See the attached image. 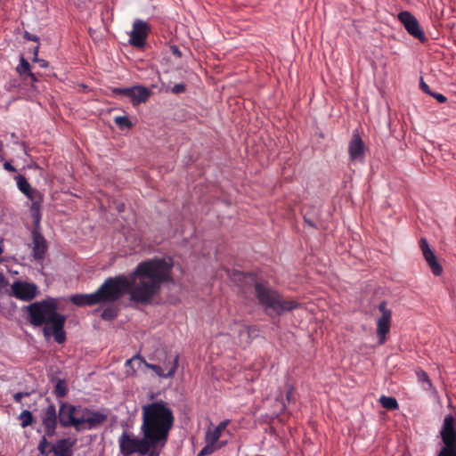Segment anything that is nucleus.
I'll return each mask as SVG.
<instances>
[{
  "mask_svg": "<svg viewBox=\"0 0 456 456\" xmlns=\"http://www.w3.org/2000/svg\"><path fill=\"white\" fill-rule=\"evenodd\" d=\"M58 304L54 298H47L34 302L24 307L27 314V321L35 327H44L45 336L52 333L58 344H62L66 339L64 325L66 317L57 312Z\"/></svg>",
  "mask_w": 456,
  "mask_h": 456,
  "instance_id": "3",
  "label": "nucleus"
},
{
  "mask_svg": "<svg viewBox=\"0 0 456 456\" xmlns=\"http://www.w3.org/2000/svg\"><path fill=\"white\" fill-rule=\"evenodd\" d=\"M305 222L309 226H311V227H313V228H315V227H316L315 224H314L313 221H311L310 219H308L306 216H305Z\"/></svg>",
  "mask_w": 456,
  "mask_h": 456,
  "instance_id": "43",
  "label": "nucleus"
},
{
  "mask_svg": "<svg viewBox=\"0 0 456 456\" xmlns=\"http://www.w3.org/2000/svg\"><path fill=\"white\" fill-rule=\"evenodd\" d=\"M107 420L103 412L91 410L81 405L61 403L59 409V421L61 427H74L77 432L99 428Z\"/></svg>",
  "mask_w": 456,
  "mask_h": 456,
  "instance_id": "4",
  "label": "nucleus"
},
{
  "mask_svg": "<svg viewBox=\"0 0 456 456\" xmlns=\"http://www.w3.org/2000/svg\"><path fill=\"white\" fill-rule=\"evenodd\" d=\"M430 96L434 97L435 99L437 100L438 102L440 103H444L447 101V98L442 94H436V93H433L432 92V94H430Z\"/></svg>",
  "mask_w": 456,
  "mask_h": 456,
  "instance_id": "33",
  "label": "nucleus"
},
{
  "mask_svg": "<svg viewBox=\"0 0 456 456\" xmlns=\"http://www.w3.org/2000/svg\"><path fill=\"white\" fill-rule=\"evenodd\" d=\"M48 446V441L45 437H43L38 444V451L42 455L48 456V454L52 452L51 450H47Z\"/></svg>",
  "mask_w": 456,
  "mask_h": 456,
  "instance_id": "29",
  "label": "nucleus"
},
{
  "mask_svg": "<svg viewBox=\"0 0 456 456\" xmlns=\"http://www.w3.org/2000/svg\"><path fill=\"white\" fill-rule=\"evenodd\" d=\"M174 424V411L167 402L156 400L142 406L140 433L151 438L159 450L166 446Z\"/></svg>",
  "mask_w": 456,
  "mask_h": 456,
  "instance_id": "2",
  "label": "nucleus"
},
{
  "mask_svg": "<svg viewBox=\"0 0 456 456\" xmlns=\"http://www.w3.org/2000/svg\"><path fill=\"white\" fill-rule=\"evenodd\" d=\"M440 437L444 446L437 456H456V429L452 415L445 416L440 430Z\"/></svg>",
  "mask_w": 456,
  "mask_h": 456,
  "instance_id": "7",
  "label": "nucleus"
},
{
  "mask_svg": "<svg viewBox=\"0 0 456 456\" xmlns=\"http://www.w3.org/2000/svg\"><path fill=\"white\" fill-rule=\"evenodd\" d=\"M16 181L19 190L29 200H34V195L37 193V191L31 188L27 179L22 175H18L16 176Z\"/></svg>",
  "mask_w": 456,
  "mask_h": 456,
  "instance_id": "22",
  "label": "nucleus"
},
{
  "mask_svg": "<svg viewBox=\"0 0 456 456\" xmlns=\"http://www.w3.org/2000/svg\"><path fill=\"white\" fill-rule=\"evenodd\" d=\"M69 300L77 306H92L100 304L96 291L91 294L72 295Z\"/></svg>",
  "mask_w": 456,
  "mask_h": 456,
  "instance_id": "20",
  "label": "nucleus"
},
{
  "mask_svg": "<svg viewBox=\"0 0 456 456\" xmlns=\"http://www.w3.org/2000/svg\"><path fill=\"white\" fill-rule=\"evenodd\" d=\"M348 154L351 161L362 163L365 159V144L358 134H353L348 143Z\"/></svg>",
  "mask_w": 456,
  "mask_h": 456,
  "instance_id": "16",
  "label": "nucleus"
},
{
  "mask_svg": "<svg viewBox=\"0 0 456 456\" xmlns=\"http://www.w3.org/2000/svg\"><path fill=\"white\" fill-rule=\"evenodd\" d=\"M150 32L151 26L149 23L139 19L135 20L129 33L130 45L139 48L144 46Z\"/></svg>",
  "mask_w": 456,
  "mask_h": 456,
  "instance_id": "11",
  "label": "nucleus"
},
{
  "mask_svg": "<svg viewBox=\"0 0 456 456\" xmlns=\"http://www.w3.org/2000/svg\"><path fill=\"white\" fill-rule=\"evenodd\" d=\"M20 419L21 420V427L26 428L33 423L34 418H33L32 413L29 411L24 410L20 414Z\"/></svg>",
  "mask_w": 456,
  "mask_h": 456,
  "instance_id": "27",
  "label": "nucleus"
},
{
  "mask_svg": "<svg viewBox=\"0 0 456 456\" xmlns=\"http://www.w3.org/2000/svg\"><path fill=\"white\" fill-rule=\"evenodd\" d=\"M114 122L116 125L123 129V128H130L132 126L131 121L126 116H118L114 118Z\"/></svg>",
  "mask_w": 456,
  "mask_h": 456,
  "instance_id": "28",
  "label": "nucleus"
},
{
  "mask_svg": "<svg viewBox=\"0 0 456 456\" xmlns=\"http://www.w3.org/2000/svg\"><path fill=\"white\" fill-rule=\"evenodd\" d=\"M171 50H172V53L176 55L177 57H181L182 56V53H181V51L178 49L177 46L175 45H173L171 47Z\"/></svg>",
  "mask_w": 456,
  "mask_h": 456,
  "instance_id": "40",
  "label": "nucleus"
},
{
  "mask_svg": "<svg viewBox=\"0 0 456 456\" xmlns=\"http://www.w3.org/2000/svg\"><path fill=\"white\" fill-rule=\"evenodd\" d=\"M386 301H382L379 305V310L382 314L381 317L377 320V336L379 338V344L385 343L386 335L390 330L392 312L387 307Z\"/></svg>",
  "mask_w": 456,
  "mask_h": 456,
  "instance_id": "13",
  "label": "nucleus"
},
{
  "mask_svg": "<svg viewBox=\"0 0 456 456\" xmlns=\"http://www.w3.org/2000/svg\"><path fill=\"white\" fill-rule=\"evenodd\" d=\"M118 316V310L116 307H107L105 308L102 314L101 317L102 320L112 321Z\"/></svg>",
  "mask_w": 456,
  "mask_h": 456,
  "instance_id": "26",
  "label": "nucleus"
},
{
  "mask_svg": "<svg viewBox=\"0 0 456 456\" xmlns=\"http://www.w3.org/2000/svg\"><path fill=\"white\" fill-rule=\"evenodd\" d=\"M29 395L30 393L28 392H18L13 395V399L15 403H21L23 397L28 396Z\"/></svg>",
  "mask_w": 456,
  "mask_h": 456,
  "instance_id": "32",
  "label": "nucleus"
},
{
  "mask_svg": "<svg viewBox=\"0 0 456 456\" xmlns=\"http://www.w3.org/2000/svg\"><path fill=\"white\" fill-rule=\"evenodd\" d=\"M77 439L64 438L56 442L51 451L55 456H72V448L76 444Z\"/></svg>",
  "mask_w": 456,
  "mask_h": 456,
  "instance_id": "19",
  "label": "nucleus"
},
{
  "mask_svg": "<svg viewBox=\"0 0 456 456\" xmlns=\"http://www.w3.org/2000/svg\"><path fill=\"white\" fill-rule=\"evenodd\" d=\"M68 393L67 384L65 380L59 379L54 387V394L57 397L62 398Z\"/></svg>",
  "mask_w": 456,
  "mask_h": 456,
  "instance_id": "24",
  "label": "nucleus"
},
{
  "mask_svg": "<svg viewBox=\"0 0 456 456\" xmlns=\"http://www.w3.org/2000/svg\"><path fill=\"white\" fill-rule=\"evenodd\" d=\"M419 248L422 251L423 256L430 267L432 273L436 276H439L443 273V267L437 262L436 256L431 250L428 242L426 239L422 238L419 240Z\"/></svg>",
  "mask_w": 456,
  "mask_h": 456,
  "instance_id": "17",
  "label": "nucleus"
},
{
  "mask_svg": "<svg viewBox=\"0 0 456 456\" xmlns=\"http://www.w3.org/2000/svg\"><path fill=\"white\" fill-rule=\"evenodd\" d=\"M16 71L25 81L28 78L30 79L31 84L37 81L36 75L31 72L29 62L22 55L20 56V64L17 66Z\"/></svg>",
  "mask_w": 456,
  "mask_h": 456,
  "instance_id": "21",
  "label": "nucleus"
},
{
  "mask_svg": "<svg viewBox=\"0 0 456 456\" xmlns=\"http://www.w3.org/2000/svg\"><path fill=\"white\" fill-rule=\"evenodd\" d=\"M37 53H38V46L36 47L35 52H34V55H35L34 61L38 62L41 68L48 67V65H49L48 61H46L43 59H38Z\"/></svg>",
  "mask_w": 456,
  "mask_h": 456,
  "instance_id": "30",
  "label": "nucleus"
},
{
  "mask_svg": "<svg viewBox=\"0 0 456 456\" xmlns=\"http://www.w3.org/2000/svg\"><path fill=\"white\" fill-rule=\"evenodd\" d=\"M398 20L403 25L407 32L420 42H425L427 37L421 29L418 20L408 11H403L398 13Z\"/></svg>",
  "mask_w": 456,
  "mask_h": 456,
  "instance_id": "12",
  "label": "nucleus"
},
{
  "mask_svg": "<svg viewBox=\"0 0 456 456\" xmlns=\"http://www.w3.org/2000/svg\"><path fill=\"white\" fill-rule=\"evenodd\" d=\"M142 438L132 437L126 432H123L118 438L119 452L123 456H131L134 453L146 455L151 449H159L158 445L145 434H141Z\"/></svg>",
  "mask_w": 456,
  "mask_h": 456,
  "instance_id": "6",
  "label": "nucleus"
},
{
  "mask_svg": "<svg viewBox=\"0 0 456 456\" xmlns=\"http://www.w3.org/2000/svg\"><path fill=\"white\" fill-rule=\"evenodd\" d=\"M419 378L421 381H424V382H427L429 386L431 385L430 384V380L428 379V374L425 372V371H421L419 374Z\"/></svg>",
  "mask_w": 456,
  "mask_h": 456,
  "instance_id": "36",
  "label": "nucleus"
},
{
  "mask_svg": "<svg viewBox=\"0 0 456 456\" xmlns=\"http://www.w3.org/2000/svg\"><path fill=\"white\" fill-rule=\"evenodd\" d=\"M59 415L57 416L55 405L51 403L42 411V424L45 434L48 437L55 435Z\"/></svg>",
  "mask_w": 456,
  "mask_h": 456,
  "instance_id": "14",
  "label": "nucleus"
},
{
  "mask_svg": "<svg viewBox=\"0 0 456 456\" xmlns=\"http://www.w3.org/2000/svg\"><path fill=\"white\" fill-rule=\"evenodd\" d=\"M12 297L22 301H31L38 293V288L36 284L28 281H16L11 286Z\"/></svg>",
  "mask_w": 456,
  "mask_h": 456,
  "instance_id": "10",
  "label": "nucleus"
},
{
  "mask_svg": "<svg viewBox=\"0 0 456 456\" xmlns=\"http://www.w3.org/2000/svg\"><path fill=\"white\" fill-rule=\"evenodd\" d=\"M31 216L36 225H38L41 219L40 206L37 201H33L30 208Z\"/></svg>",
  "mask_w": 456,
  "mask_h": 456,
  "instance_id": "25",
  "label": "nucleus"
},
{
  "mask_svg": "<svg viewBox=\"0 0 456 456\" xmlns=\"http://www.w3.org/2000/svg\"><path fill=\"white\" fill-rule=\"evenodd\" d=\"M26 38H28V40L34 41V42H37L38 41V37L37 36L31 35V34H28V33L26 34Z\"/></svg>",
  "mask_w": 456,
  "mask_h": 456,
  "instance_id": "41",
  "label": "nucleus"
},
{
  "mask_svg": "<svg viewBox=\"0 0 456 456\" xmlns=\"http://www.w3.org/2000/svg\"><path fill=\"white\" fill-rule=\"evenodd\" d=\"M228 424V420L225 419L222 421L219 426L216 427L214 429H208L206 434V442L207 444L202 448V450L198 453L197 456H207L212 454L216 450V443L219 439L221 436V431L225 428Z\"/></svg>",
  "mask_w": 456,
  "mask_h": 456,
  "instance_id": "15",
  "label": "nucleus"
},
{
  "mask_svg": "<svg viewBox=\"0 0 456 456\" xmlns=\"http://www.w3.org/2000/svg\"><path fill=\"white\" fill-rule=\"evenodd\" d=\"M158 449H151L146 455L148 456H159V452L157 451Z\"/></svg>",
  "mask_w": 456,
  "mask_h": 456,
  "instance_id": "42",
  "label": "nucleus"
},
{
  "mask_svg": "<svg viewBox=\"0 0 456 456\" xmlns=\"http://www.w3.org/2000/svg\"><path fill=\"white\" fill-rule=\"evenodd\" d=\"M172 264L165 258L141 262L129 276L110 277L96 290L100 304H112L129 294L134 303L148 305L159 290L161 284L172 281Z\"/></svg>",
  "mask_w": 456,
  "mask_h": 456,
  "instance_id": "1",
  "label": "nucleus"
},
{
  "mask_svg": "<svg viewBox=\"0 0 456 456\" xmlns=\"http://www.w3.org/2000/svg\"><path fill=\"white\" fill-rule=\"evenodd\" d=\"M170 355H178V354H171V353H170V354H166L165 361H164V362H163V366H162V367H163V369L165 370V371H167V370H166V366H167V367H169V366H170V362H169V360H168V357H169Z\"/></svg>",
  "mask_w": 456,
  "mask_h": 456,
  "instance_id": "37",
  "label": "nucleus"
},
{
  "mask_svg": "<svg viewBox=\"0 0 456 456\" xmlns=\"http://www.w3.org/2000/svg\"><path fill=\"white\" fill-rule=\"evenodd\" d=\"M419 86H420L421 90L424 93H426L427 94H428V95L432 94V92H431L429 86L423 81L422 78L420 79Z\"/></svg>",
  "mask_w": 456,
  "mask_h": 456,
  "instance_id": "35",
  "label": "nucleus"
},
{
  "mask_svg": "<svg viewBox=\"0 0 456 456\" xmlns=\"http://www.w3.org/2000/svg\"><path fill=\"white\" fill-rule=\"evenodd\" d=\"M9 282L4 275L0 272V291L8 286Z\"/></svg>",
  "mask_w": 456,
  "mask_h": 456,
  "instance_id": "34",
  "label": "nucleus"
},
{
  "mask_svg": "<svg viewBox=\"0 0 456 456\" xmlns=\"http://www.w3.org/2000/svg\"><path fill=\"white\" fill-rule=\"evenodd\" d=\"M178 355H170L168 357L170 366H166L167 371L163 369L161 365L159 364H151L147 363L140 355H135L131 359H128L126 362V365H131L134 362H137L139 365L142 363H144L145 366L148 369L152 370L158 376L162 378H169L172 377L175 372L176 371V369L178 367Z\"/></svg>",
  "mask_w": 456,
  "mask_h": 456,
  "instance_id": "9",
  "label": "nucleus"
},
{
  "mask_svg": "<svg viewBox=\"0 0 456 456\" xmlns=\"http://www.w3.org/2000/svg\"><path fill=\"white\" fill-rule=\"evenodd\" d=\"M32 255L34 259L37 261H43L47 250V244L45 239L40 232H38L37 231H34L32 232Z\"/></svg>",
  "mask_w": 456,
  "mask_h": 456,
  "instance_id": "18",
  "label": "nucleus"
},
{
  "mask_svg": "<svg viewBox=\"0 0 456 456\" xmlns=\"http://www.w3.org/2000/svg\"><path fill=\"white\" fill-rule=\"evenodd\" d=\"M253 289L254 296L258 305L269 315L272 313L276 315H281L286 312L298 308L300 305L297 301L285 299L266 281H255Z\"/></svg>",
  "mask_w": 456,
  "mask_h": 456,
  "instance_id": "5",
  "label": "nucleus"
},
{
  "mask_svg": "<svg viewBox=\"0 0 456 456\" xmlns=\"http://www.w3.org/2000/svg\"><path fill=\"white\" fill-rule=\"evenodd\" d=\"M4 168L8 172H16V168L7 161L4 163Z\"/></svg>",
  "mask_w": 456,
  "mask_h": 456,
  "instance_id": "38",
  "label": "nucleus"
},
{
  "mask_svg": "<svg viewBox=\"0 0 456 456\" xmlns=\"http://www.w3.org/2000/svg\"><path fill=\"white\" fill-rule=\"evenodd\" d=\"M380 404L383 408L393 411L399 408V404L395 397L382 395L379 399Z\"/></svg>",
  "mask_w": 456,
  "mask_h": 456,
  "instance_id": "23",
  "label": "nucleus"
},
{
  "mask_svg": "<svg viewBox=\"0 0 456 456\" xmlns=\"http://www.w3.org/2000/svg\"><path fill=\"white\" fill-rule=\"evenodd\" d=\"M115 96H126L131 100L134 106L146 102L151 95V91L142 86H134L131 87H115L111 89Z\"/></svg>",
  "mask_w": 456,
  "mask_h": 456,
  "instance_id": "8",
  "label": "nucleus"
},
{
  "mask_svg": "<svg viewBox=\"0 0 456 456\" xmlns=\"http://www.w3.org/2000/svg\"><path fill=\"white\" fill-rule=\"evenodd\" d=\"M237 274H238V275H242V273H239V272H237V273H234V275H237Z\"/></svg>",
  "mask_w": 456,
  "mask_h": 456,
  "instance_id": "44",
  "label": "nucleus"
},
{
  "mask_svg": "<svg viewBox=\"0 0 456 456\" xmlns=\"http://www.w3.org/2000/svg\"><path fill=\"white\" fill-rule=\"evenodd\" d=\"M185 85L184 84H176L173 86L172 88V93L175 94H182V93H184L185 92Z\"/></svg>",
  "mask_w": 456,
  "mask_h": 456,
  "instance_id": "31",
  "label": "nucleus"
},
{
  "mask_svg": "<svg viewBox=\"0 0 456 456\" xmlns=\"http://www.w3.org/2000/svg\"><path fill=\"white\" fill-rule=\"evenodd\" d=\"M286 399L289 403L293 400V389L289 388L286 394Z\"/></svg>",
  "mask_w": 456,
  "mask_h": 456,
  "instance_id": "39",
  "label": "nucleus"
}]
</instances>
